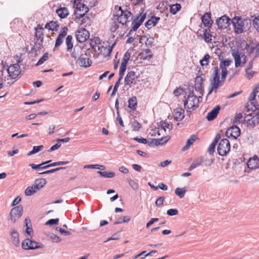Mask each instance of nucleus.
Wrapping results in <instances>:
<instances>
[{
    "label": "nucleus",
    "mask_w": 259,
    "mask_h": 259,
    "mask_svg": "<svg viewBox=\"0 0 259 259\" xmlns=\"http://www.w3.org/2000/svg\"><path fill=\"white\" fill-rule=\"evenodd\" d=\"M58 16L61 19L65 18L69 15V11L66 7H60L56 11Z\"/></svg>",
    "instance_id": "b1692460"
},
{
    "label": "nucleus",
    "mask_w": 259,
    "mask_h": 259,
    "mask_svg": "<svg viewBox=\"0 0 259 259\" xmlns=\"http://www.w3.org/2000/svg\"><path fill=\"white\" fill-rule=\"evenodd\" d=\"M59 223V219H52L48 220L46 223V225H58Z\"/></svg>",
    "instance_id": "680f3d73"
},
{
    "label": "nucleus",
    "mask_w": 259,
    "mask_h": 259,
    "mask_svg": "<svg viewBox=\"0 0 259 259\" xmlns=\"http://www.w3.org/2000/svg\"><path fill=\"white\" fill-rule=\"evenodd\" d=\"M197 139V138L196 135H192L190 138L187 140L186 145L182 148V150L185 151L188 149Z\"/></svg>",
    "instance_id": "cd10ccee"
},
{
    "label": "nucleus",
    "mask_w": 259,
    "mask_h": 259,
    "mask_svg": "<svg viewBox=\"0 0 259 259\" xmlns=\"http://www.w3.org/2000/svg\"><path fill=\"white\" fill-rule=\"evenodd\" d=\"M179 211L177 209H169L167 211V214L170 216L177 215Z\"/></svg>",
    "instance_id": "69168bd1"
},
{
    "label": "nucleus",
    "mask_w": 259,
    "mask_h": 259,
    "mask_svg": "<svg viewBox=\"0 0 259 259\" xmlns=\"http://www.w3.org/2000/svg\"><path fill=\"white\" fill-rule=\"evenodd\" d=\"M35 38H43V31L44 28L40 25H38L37 27L35 28Z\"/></svg>",
    "instance_id": "f704fd0d"
},
{
    "label": "nucleus",
    "mask_w": 259,
    "mask_h": 259,
    "mask_svg": "<svg viewBox=\"0 0 259 259\" xmlns=\"http://www.w3.org/2000/svg\"><path fill=\"white\" fill-rule=\"evenodd\" d=\"M120 11V15L117 19L118 23L122 25L125 24L127 22L128 18L132 15V13L128 11H123L120 7H119Z\"/></svg>",
    "instance_id": "f3484780"
},
{
    "label": "nucleus",
    "mask_w": 259,
    "mask_h": 259,
    "mask_svg": "<svg viewBox=\"0 0 259 259\" xmlns=\"http://www.w3.org/2000/svg\"><path fill=\"white\" fill-rule=\"evenodd\" d=\"M252 66H253V60H251V61H250L249 62L248 66L246 69V73L247 77H248L249 78H250V77H252V75L249 76V70L252 68Z\"/></svg>",
    "instance_id": "e2e57ef3"
},
{
    "label": "nucleus",
    "mask_w": 259,
    "mask_h": 259,
    "mask_svg": "<svg viewBox=\"0 0 259 259\" xmlns=\"http://www.w3.org/2000/svg\"><path fill=\"white\" fill-rule=\"evenodd\" d=\"M97 50L99 53L104 56H107L110 55L112 51V48L110 49L103 46H101L100 47H98Z\"/></svg>",
    "instance_id": "c85d7f7f"
},
{
    "label": "nucleus",
    "mask_w": 259,
    "mask_h": 259,
    "mask_svg": "<svg viewBox=\"0 0 259 259\" xmlns=\"http://www.w3.org/2000/svg\"><path fill=\"white\" fill-rule=\"evenodd\" d=\"M122 79V78H120V76L119 77L118 80L116 81V82L115 83V84L114 86L113 90L112 92L111 95V96H113L115 95V94L117 91L118 88L119 87L120 81Z\"/></svg>",
    "instance_id": "864d4df0"
},
{
    "label": "nucleus",
    "mask_w": 259,
    "mask_h": 259,
    "mask_svg": "<svg viewBox=\"0 0 259 259\" xmlns=\"http://www.w3.org/2000/svg\"><path fill=\"white\" fill-rule=\"evenodd\" d=\"M137 78L136 76V73L134 71H131L128 72L126 74L125 78H124V83L125 85L131 86V84L133 83V81Z\"/></svg>",
    "instance_id": "6ab92c4d"
},
{
    "label": "nucleus",
    "mask_w": 259,
    "mask_h": 259,
    "mask_svg": "<svg viewBox=\"0 0 259 259\" xmlns=\"http://www.w3.org/2000/svg\"><path fill=\"white\" fill-rule=\"evenodd\" d=\"M229 21L230 19L226 15H224L217 19L216 24L220 29L226 28L229 26Z\"/></svg>",
    "instance_id": "a211bd4d"
},
{
    "label": "nucleus",
    "mask_w": 259,
    "mask_h": 259,
    "mask_svg": "<svg viewBox=\"0 0 259 259\" xmlns=\"http://www.w3.org/2000/svg\"><path fill=\"white\" fill-rule=\"evenodd\" d=\"M49 58V54L48 53H45L43 56L39 59L36 63V65H40L44 63L45 61L48 60Z\"/></svg>",
    "instance_id": "09e8293b"
},
{
    "label": "nucleus",
    "mask_w": 259,
    "mask_h": 259,
    "mask_svg": "<svg viewBox=\"0 0 259 259\" xmlns=\"http://www.w3.org/2000/svg\"><path fill=\"white\" fill-rule=\"evenodd\" d=\"M36 241H32L29 239H26L22 243V247L24 249L29 250L39 248L41 247Z\"/></svg>",
    "instance_id": "4468645a"
},
{
    "label": "nucleus",
    "mask_w": 259,
    "mask_h": 259,
    "mask_svg": "<svg viewBox=\"0 0 259 259\" xmlns=\"http://www.w3.org/2000/svg\"><path fill=\"white\" fill-rule=\"evenodd\" d=\"M220 107L218 105L214 109H213L210 112H208L206 116V118L208 121H211L213 120L217 116L219 112Z\"/></svg>",
    "instance_id": "412c9836"
},
{
    "label": "nucleus",
    "mask_w": 259,
    "mask_h": 259,
    "mask_svg": "<svg viewBox=\"0 0 259 259\" xmlns=\"http://www.w3.org/2000/svg\"><path fill=\"white\" fill-rule=\"evenodd\" d=\"M50 239L53 242L58 243L61 241L60 237L55 234H51L49 235Z\"/></svg>",
    "instance_id": "3c124183"
},
{
    "label": "nucleus",
    "mask_w": 259,
    "mask_h": 259,
    "mask_svg": "<svg viewBox=\"0 0 259 259\" xmlns=\"http://www.w3.org/2000/svg\"><path fill=\"white\" fill-rule=\"evenodd\" d=\"M160 20L159 17L152 16L151 19H149L145 24L147 28H150L156 25L158 21Z\"/></svg>",
    "instance_id": "bb28decb"
},
{
    "label": "nucleus",
    "mask_w": 259,
    "mask_h": 259,
    "mask_svg": "<svg viewBox=\"0 0 259 259\" xmlns=\"http://www.w3.org/2000/svg\"><path fill=\"white\" fill-rule=\"evenodd\" d=\"M46 180L45 179H37L35 180L33 185L35 190L37 191L46 184Z\"/></svg>",
    "instance_id": "393cba45"
},
{
    "label": "nucleus",
    "mask_w": 259,
    "mask_h": 259,
    "mask_svg": "<svg viewBox=\"0 0 259 259\" xmlns=\"http://www.w3.org/2000/svg\"><path fill=\"white\" fill-rule=\"evenodd\" d=\"M232 23L234 26L235 32L237 34L242 33L246 28L244 26L245 24L250 25V20H244L242 21L239 18L237 19L234 18L232 20Z\"/></svg>",
    "instance_id": "7ed1b4c3"
},
{
    "label": "nucleus",
    "mask_w": 259,
    "mask_h": 259,
    "mask_svg": "<svg viewBox=\"0 0 259 259\" xmlns=\"http://www.w3.org/2000/svg\"><path fill=\"white\" fill-rule=\"evenodd\" d=\"M210 56L208 54L204 55L203 58L200 60V63L201 66L207 65L209 62Z\"/></svg>",
    "instance_id": "de8ad7c7"
},
{
    "label": "nucleus",
    "mask_w": 259,
    "mask_h": 259,
    "mask_svg": "<svg viewBox=\"0 0 259 259\" xmlns=\"http://www.w3.org/2000/svg\"><path fill=\"white\" fill-rule=\"evenodd\" d=\"M63 38H64L63 37H62L59 35L58 36V37L56 40L55 46V48L59 47L60 45H61L62 44Z\"/></svg>",
    "instance_id": "338daca9"
},
{
    "label": "nucleus",
    "mask_w": 259,
    "mask_h": 259,
    "mask_svg": "<svg viewBox=\"0 0 259 259\" xmlns=\"http://www.w3.org/2000/svg\"><path fill=\"white\" fill-rule=\"evenodd\" d=\"M7 71L9 74V76L13 79L17 78L21 73L20 66L18 63L10 65L9 67L7 68Z\"/></svg>",
    "instance_id": "423d86ee"
},
{
    "label": "nucleus",
    "mask_w": 259,
    "mask_h": 259,
    "mask_svg": "<svg viewBox=\"0 0 259 259\" xmlns=\"http://www.w3.org/2000/svg\"><path fill=\"white\" fill-rule=\"evenodd\" d=\"M37 191L35 190L33 186H29L28 187L25 191V194L26 196H31L36 193Z\"/></svg>",
    "instance_id": "a18cd8bd"
},
{
    "label": "nucleus",
    "mask_w": 259,
    "mask_h": 259,
    "mask_svg": "<svg viewBox=\"0 0 259 259\" xmlns=\"http://www.w3.org/2000/svg\"><path fill=\"white\" fill-rule=\"evenodd\" d=\"M133 130L138 131L141 128V125L138 121H134L132 125Z\"/></svg>",
    "instance_id": "4d7b16f0"
},
{
    "label": "nucleus",
    "mask_w": 259,
    "mask_h": 259,
    "mask_svg": "<svg viewBox=\"0 0 259 259\" xmlns=\"http://www.w3.org/2000/svg\"><path fill=\"white\" fill-rule=\"evenodd\" d=\"M101 44V40L99 37H95L94 38L91 39L90 45L93 49H94L95 51H97L98 49V47H100L99 46Z\"/></svg>",
    "instance_id": "c756f323"
},
{
    "label": "nucleus",
    "mask_w": 259,
    "mask_h": 259,
    "mask_svg": "<svg viewBox=\"0 0 259 259\" xmlns=\"http://www.w3.org/2000/svg\"><path fill=\"white\" fill-rule=\"evenodd\" d=\"M201 20L205 27L210 28L213 23V21L211 18L210 13H205L202 17Z\"/></svg>",
    "instance_id": "aec40b11"
},
{
    "label": "nucleus",
    "mask_w": 259,
    "mask_h": 259,
    "mask_svg": "<svg viewBox=\"0 0 259 259\" xmlns=\"http://www.w3.org/2000/svg\"><path fill=\"white\" fill-rule=\"evenodd\" d=\"M230 150V145L229 140L224 139L221 140L218 147V152L220 155H226Z\"/></svg>",
    "instance_id": "39448f33"
},
{
    "label": "nucleus",
    "mask_w": 259,
    "mask_h": 259,
    "mask_svg": "<svg viewBox=\"0 0 259 259\" xmlns=\"http://www.w3.org/2000/svg\"><path fill=\"white\" fill-rule=\"evenodd\" d=\"M199 100L198 98L193 94V92H190L185 100L184 104L185 108L188 110H194L199 106Z\"/></svg>",
    "instance_id": "f03ea898"
},
{
    "label": "nucleus",
    "mask_w": 259,
    "mask_h": 259,
    "mask_svg": "<svg viewBox=\"0 0 259 259\" xmlns=\"http://www.w3.org/2000/svg\"><path fill=\"white\" fill-rule=\"evenodd\" d=\"M203 161L204 157L203 156H200L196 158L195 160H194L193 163L190 166V167L188 168V170L189 171H191L194 168L200 166L201 164L203 162Z\"/></svg>",
    "instance_id": "5701e85b"
},
{
    "label": "nucleus",
    "mask_w": 259,
    "mask_h": 259,
    "mask_svg": "<svg viewBox=\"0 0 259 259\" xmlns=\"http://www.w3.org/2000/svg\"><path fill=\"white\" fill-rule=\"evenodd\" d=\"M98 174H99L101 176L105 177V178H113L115 176V173L114 172L112 171H97Z\"/></svg>",
    "instance_id": "ea45409f"
},
{
    "label": "nucleus",
    "mask_w": 259,
    "mask_h": 259,
    "mask_svg": "<svg viewBox=\"0 0 259 259\" xmlns=\"http://www.w3.org/2000/svg\"><path fill=\"white\" fill-rule=\"evenodd\" d=\"M89 32L83 28L78 29L75 33L76 40L79 42L85 41L89 38Z\"/></svg>",
    "instance_id": "9d476101"
},
{
    "label": "nucleus",
    "mask_w": 259,
    "mask_h": 259,
    "mask_svg": "<svg viewBox=\"0 0 259 259\" xmlns=\"http://www.w3.org/2000/svg\"><path fill=\"white\" fill-rule=\"evenodd\" d=\"M232 61L230 59L222 60L220 63V67L222 70L221 79L219 76V69L218 66L213 68V73L209 79L210 84L208 88V95H210L214 91L217 92V89L221 87L223 82L226 78L228 74L227 67L230 66Z\"/></svg>",
    "instance_id": "f257e3e1"
},
{
    "label": "nucleus",
    "mask_w": 259,
    "mask_h": 259,
    "mask_svg": "<svg viewBox=\"0 0 259 259\" xmlns=\"http://www.w3.org/2000/svg\"><path fill=\"white\" fill-rule=\"evenodd\" d=\"M118 23H119L116 22V21L112 22L111 23L110 30L112 32H114L118 29V28L119 27Z\"/></svg>",
    "instance_id": "052dcab7"
},
{
    "label": "nucleus",
    "mask_w": 259,
    "mask_h": 259,
    "mask_svg": "<svg viewBox=\"0 0 259 259\" xmlns=\"http://www.w3.org/2000/svg\"><path fill=\"white\" fill-rule=\"evenodd\" d=\"M25 224L26 227V233L28 235H31L33 233L32 228L31 227L30 220L29 218H27L25 220Z\"/></svg>",
    "instance_id": "c9c22d12"
},
{
    "label": "nucleus",
    "mask_w": 259,
    "mask_h": 259,
    "mask_svg": "<svg viewBox=\"0 0 259 259\" xmlns=\"http://www.w3.org/2000/svg\"><path fill=\"white\" fill-rule=\"evenodd\" d=\"M59 26L55 21H51L45 25V28L53 31L56 30Z\"/></svg>",
    "instance_id": "e433bc0d"
},
{
    "label": "nucleus",
    "mask_w": 259,
    "mask_h": 259,
    "mask_svg": "<svg viewBox=\"0 0 259 259\" xmlns=\"http://www.w3.org/2000/svg\"><path fill=\"white\" fill-rule=\"evenodd\" d=\"M51 161V160H48V161H46L45 162H44L40 164H30L29 165V166L33 169H38V171H39L41 169V167H42V166L45 165V164H48V163H49Z\"/></svg>",
    "instance_id": "c03bdc74"
},
{
    "label": "nucleus",
    "mask_w": 259,
    "mask_h": 259,
    "mask_svg": "<svg viewBox=\"0 0 259 259\" xmlns=\"http://www.w3.org/2000/svg\"><path fill=\"white\" fill-rule=\"evenodd\" d=\"M212 35L210 33L209 28H207L204 30L203 38L205 41L207 43H211L212 41Z\"/></svg>",
    "instance_id": "7c9ffc66"
},
{
    "label": "nucleus",
    "mask_w": 259,
    "mask_h": 259,
    "mask_svg": "<svg viewBox=\"0 0 259 259\" xmlns=\"http://www.w3.org/2000/svg\"><path fill=\"white\" fill-rule=\"evenodd\" d=\"M181 5L179 4H176L170 6V12L172 14H176L181 9Z\"/></svg>",
    "instance_id": "a19ab883"
},
{
    "label": "nucleus",
    "mask_w": 259,
    "mask_h": 259,
    "mask_svg": "<svg viewBox=\"0 0 259 259\" xmlns=\"http://www.w3.org/2000/svg\"><path fill=\"white\" fill-rule=\"evenodd\" d=\"M126 69V64L121 63V66L119 69V76L120 77V78H122L124 76V72Z\"/></svg>",
    "instance_id": "603ef678"
},
{
    "label": "nucleus",
    "mask_w": 259,
    "mask_h": 259,
    "mask_svg": "<svg viewBox=\"0 0 259 259\" xmlns=\"http://www.w3.org/2000/svg\"><path fill=\"white\" fill-rule=\"evenodd\" d=\"M82 18V19L81 20L80 22L78 21V23H80V24L84 27L90 26L91 23V19L88 16H83Z\"/></svg>",
    "instance_id": "58836bf2"
},
{
    "label": "nucleus",
    "mask_w": 259,
    "mask_h": 259,
    "mask_svg": "<svg viewBox=\"0 0 259 259\" xmlns=\"http://www.w3.org/2000/svg\"><path fill=\"white\" fill-rule=\"evenodd\" d=\"M231 53L235 60L236 67L243 65L246 62V56L243 53L236 50H232Z\"/></svg>",
    "instance_id": "20e7f679"
},
{
    "label": "nucleus",
    "mask_w": 259,
    "mask_h": 259,
    "mask_svg": "<svg viewBox=\"0 0 259 259\" xmlns=\"http://www.w3.org/2000/svg\"><path fill=\"white\" fill-rule=\"evenodd\" d=\"M249 101L253 105L255 109L259 107V84L255 88L254 91L250 94Z\"/></svg>",
    "instance_id": "1a4fd4ad"
},
{
    "label": "nucleus",
    "mask_w": 259,
    "mask_h": 259,
    "mask_svg": "<svg viewBox=\"0 0 259 259\" xmlns=\"http://www.w3.org/2000/svg\"><path fill=\"white\" fill-rule=\"evenodd\" d=\"M244 121L247 126L253 127L258 123V115L254 113H250L244 117Z\"/></svg>",
    "instance_id": "6e6552de"
},
{
    "label": "nucleus",
    "mask_w": 259,
    "mask_h": 259,
    "mask_svg": "<svg viewBox=\"0 0 259 259\" xmlns=\"http://www.w3.org/2000/svg\"><path fill=\"white\" fill-rule=\"evenodd\" d=\"M23 206L21 205H18L13 208L10 211V220L14 223L22 215Z\"/></svg>",
    "instance_id": "0eeeda50"
},
{
    "label": "nucleus",
    "mask_w": 259,
    "mask_h": 259,
    "mask_svg": "<svg viewBox=\"0 0 259 259\" xmlns=\"http://www.w3.org/2000/svg\"><path fill=\"white\" fill-rule=\"evenodd\" d=\"M226 136L236 139L240 135V130L236 125H233L227 129L226 132Z\"/></svg>",
    "instance_id": "2eb2a0df"
},
{
    "label": "nucleus",
    "mask_w": 259,
    "mask_h": 259,
    "mask_svg": "<svg viewBox=\"0 0 259 259\" xmlns=\"http://www.w3.org/2000/svg\"><path fill=\"white\" fill-rule=\"evenodd\" d=\"M184 110L182 108H177L174 111V118L177 121H181L184 117Z\"/></svg>",
    "instance_id": "4be33fe9"
},
{
    "label": "nucleus",
    "mask_w": 259,
    "mask_h": 259,
    "mask_svg": "<svg viewBox=\"0 0 259 259\" xmlns=\"http://www.w3.org/2000/svg\"><path fill=\"white\" fill-rule=\"evenodd\" d=\"M141 58L143 60H150L153 56L150 49H147L143 50L140 54Z\"/></svg>",
    "instance_id": "a878e982"
},
{
    "label": "nucleus",
    "mask_w": 259,
    "mask_h": 259,
    "mask_svg": "<svg viewBox=\"0 0 259 259\" xmlns=\"http://www.w3.org/2000/svg\"><path fill=\"white\" fill-rule=\"evenodd\" d=\"M78 63L81 67L85 68L91 66L92 61L89 58V56L85 51H83V53L80 54L78 59Z\"/></svg>",
    "instance_id": "ddd939ff"
},
{
    "label": "nucleus",
    "mask_w": 259,
    "mask_h": 259,
    "mask_svg": "<svg viewBox=\"0 0 259 259\" xmlns=\"http://www.w3.org/2000/svg\"><path fill=\"white\" fill-rule=\"evenodd\" d=\"M169 139V138L168 137H162L160 139H156V141L158 145H162L165 143H166Z\"/></svg>",
    "instance_id": "5fc2aeb1"
},
{
    "label": "nucleus",
    "mask_w": 259,
    "mask_h": 259,
    "mask_svg": "<svg viewBox=\"0 0 259 259\" xmlns=\"http://www.w3.org/2000/svg\"><path fill=\"white\" fill-rule=\"evenodd\" d=\"M137 102L136 97H133L128 100V107L133 110H135L137 107Z\"/></svg>",
    "instance_id": "4c0bfd02"
},
{
    "label": "nucleus",
    "mask_w": 259,
    "mask_h": 259,
    "mask_svg": "<svg viewBox=\"0 0 259 259\" xmlns=\"http://www.w3.org/2000/svg\"><path fill=\"white\" fill-rule=\"evenodd\" d=\"M130 56L131 54L128 52H126L124 54L123 59H122L121 63L127 65V62L130 60Z\"/></svg>",
    "instance_id": "6e6d98bb"
},
{
    "label": "nucleus",
    "mask_w": 259,
    "mask_h": 259,
    "mask_svg": "<svg viewBox=\"0 0 259 259\" xmlns=\"http://www.w3.org/2000/svg\"><path fill=\"white\" fill-rule=\"evenodd\" d=\"M186 192V189L185 188H177L175 190V194L178 196L180 198H182L184 197Z\"/></svg>",
    "instance_id": "79ce46f5"
},
{
    "label": "nucleus",
    "mask_w": 259,
    "mask_h": 259,
    "mask_svg": "<svg viewBox=\"0 0 259 259\" xmlns=\"http://www.w3.org/2000/svg\"><path fill=\"white\" fill-rule=\"evenodd\" d=\"M72 41V36L70 35H69L67 36L65 40V44L67 46V51L69 52H71V51L73 48V43Z\"/></svg>",
    "instance_id": "72a5a7b5"
},
{
    "label": "nucleus",
    "mask_w": 259,
    "mask_h": 259,
    "mask_svg": "<svg viewBox=\"0 0 259 259\" xmlns=\"http://www.w3.org/2000/svg\"><path fill=\"white\" fill-rule=\"evenodd\" d=\"M247 169L244 170L245 172L249 173L250 170L255 169L259 167V158L257 156H254L252 158H250L247 162Z\"/></svg>",
    "instance_id": "9b49d317"
},
{
    "label": "nucleus",
    "mask_w": 259,
    "mask_h": 259,
    "mask_svg": "<svg viewBox=\"0 0 259 259\" xmlns=\"http://www.w3.org/2000/svg\"><path fill=\"white\" fill-rule=\"evenodd\" d=\"M89 8L84 4L78 5L74 12V15L76 18L80 19L83 17L88 12Z\"/></svg>",
    "instance_id": "dca6fc26"
},
{
    "label": "nucleus",
    "mask_w": 259,
    "mask_h": 259,
    "mask_svg": "<svg viewBox=\"0 0 259 259\" xmlns=\"http://www.w3.org/2000/svg\"><path fill=\"white\" fill-rule=\"evenodd\" d=\"M43 38H35L34 45L32 48V51H37L40 49L42 45Z\"/></svg>",
    "instance_id": "473e14b6"
},
{
    "label": "nucleus",
    "mask_w": 259,
    "mask_h": 259,
    "mask_svg": "<svg viewBox=\"0 0 259 259\" xmlns=\"http://www.w3.org/2000/svg\"><path fill=\"white\" fill-rule=\"evenodd\" d=\"M146 14L141 13L139 14V16L137 17V19H139L137 22L141 25L142 23L144 22L146 18Z\"/></svg>",
    "instance_id": "bf43d9fd"
},
{
    "label": "nucleus",
    "mask_w": 259,
    "mask_h": 259,
    "mask_svg": "<svg viewBox=\"0 0 259 259\" xmlns=\"http://www.w3.org/2000/svg\"><path fill=\"white\" fill-rule=\"evenodd\" d=\"M243 117L242 113H238L236 114V115L233 120V123H237L240 121V120Z\"/></svg>",
    "instance_id": "774afa93"
},
{
    "label": "nucleus",
    "mask_w": 259,
    "mask_h": 259,
    "mask_svg": "<svg viewBox=\"0 0 259 259\" xmlns=\"http://www.w3.org/2000/svg\"><path fill=\"white\" fill-rule=\"evenodd\" d=\"M253 25L254 28L259 31V16L255 17V18L253 20Z\"/></svg>",
    "instance_id": "0e129e2a"
},
{
    "label": "nucleus",
    "mask_w": 259,
    "mask_h": 259,
    "mask_svg": "<svg viewBox=\"0 0 259 259\" xmlns=\"http://www.w3.org/2000/svg\"><path fill=\"white\" fill-rule=\"evenodd\" d=\"M83 53V51L80 47L75 46L73 49V51L71 54V56L76 60L79 57L80 54Z\"/></svg>",
    "instance_id": "2f4dec72"
},
{
    "label": "nucleus",
    "mask_w": 259,
    "mask_h": 259,
    "mask_svg": "<svg viewBox=\"0 0 259 259\" xmlns=\"http://www.w3.org/2000/svg\"><path fill=\"white\" fill-rule=\"evenodd\" d=\"M65 167H57V168H53V169H50V170H47V171H43V172H38V174H52V173H53V172H55L57 171H59L60 170H61V169H65Z\"/></svg>",
    "instance_id": "8fccbe9b"
},
{
    "label": "nucleus",
    "mask_w": 259,
    "mask_h": 259,
    "mask_svg": "<svg viewBox=\"0 0 259 259\" xmlns=\"http://www.w3.org/2000/svg\"><path fill=\"white\" fill-rule=\"evenodd\" d=\"M131 220V218L129 216L121 217L118 219V220L114 222V225H117L121 224L122 223L128 222Z\"/></svg>",
    "instance_id": "37998d69"
},
{
    "label": "nucleus",
    "mask_w": 259,
    "mask_h": 259,
    "mask_svg": "<svg viewBox=\"0 0 259 259\" xmlns=\"http://www.w3.org/2000/svg\"><path fill=\"white\" fill-rule=\"evenodd\" d=\"M44 148L43 145H39L37 146H34L31 151H30L28 154L27 155L30 156L33 154H34L40 151H41Z\"/></svg>",
    "instance_id": "49530a36"
},
{
    "label": "nucleus",
    "mask_w": 259,
    "mask_h": 259,
    "mask_svg": "<svg viewBox=\"0 0 259 259\" xmlns=\"http://www.w3.org/2000/svg\"><path fill=\"white\" fill-rule=\"evenodd\" d=\"M10 238L12 244L16 247H18L20 245L19 234L17 230L12 228L10 230Z\"/></svg>",
    "instance_id": "f8f14e48"
},
{
    "label": "nucleus",
    "mask_w": 259,
    "mask_h": 259,
    "mask_svg": "<svg viewBox=\"0 0 259 259\" xmlns=\"http://www.w3.org/2000/svg\"><path fill=\"white\" fill-rule=\"evenodd\" d=\"M216 146V141H213L209 145L208 149V152L210 154H213Z\"/></svg>",
    "instance_id": "13d9d810"
}]
</instances>
